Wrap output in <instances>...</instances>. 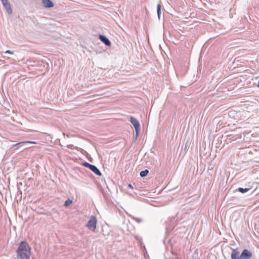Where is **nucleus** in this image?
Masks as SVG:
<instances>
[{
  "label": "nucleus",
  "mask_w": 259,
  "mask_h": 259,
  "mask_svg": "<svg viewBox=\"0 0 259 259\" xmlns=\"http://www.w3.org/2000/svg\"><path fill=\"white\" fill-rule=\"evenodd\" d=\"M72 203V201L70 200V199H68L66 200L65 202L64 205L66 207L68 206L70 204H71Z\"/></svg>",
  "instance_id": "obj_13"
},
{
  "label": "nucleus",
  "mask_w": 259,
  "mask_h": 259,
  "mask_svg": "<svg viewBox=\"0 0 259 259\" xmlns=\"http://www.w3.org/2000/svg\"><path fill=\"white\" fill-rule=\"evenodd\" d=\"M5 53H8V54H13V52L10 50H7L6 52H5Z\"/></svg>",
  "instance_id": "obj_15"
},
{
  "label": "nucleus",
  "mask_w": 259,
  "mask_h": 259,
  "mask_svg": "<svg viewBox=\"0 0 259 259\" xmlns=\"http://www.w3.org/2000/svg\"><path fill=\"white\" fill-rule=\"evenodd\" d=\"M99 38L100 40L107 46L110 47L111 45L110 40L106 36L99 34Z\"/></svg>",
  "instance_id": "obj_7"
},
{
  "label": "nucleus",
  "mask_w": 259,
  "mask_h": 259,
  "mask_svg": "<svg viewBox=\"0 0 259 259\" xmlns=\"http://www.w3.org/2000/svg\"><path fill=\"white\" fill-rule=\"evenodd\" d=\"M128 187L132 189H134V187H133V186L132 185V184H129L128 185Z\"/></svg>",
  "instance_id": "obj_16"
},
{
  "label": "nucleus",
  "mask_w": 259,
  "mask_h": 259,
  "mask_svg": "<svg viewBox=\"0 0 259 259\" xmlns=\"http://www.w3.org/2000/svg\"><path fill=\"white\" fill-rule=\"evenodd\" d=\"M43 6L46 8H51L54 6V4L51 0H42Z\"/></svg>",
  "instance_id": "obj_9"
},
{
  "label": "nucleus",
  "mask_w": 259,
  "mask_h": 259,
  "mask_svg": "<svg viewBox=\"0 0 259 259\" xmlns=\"http://www.w3.org/2000/svg\"><path fill=\"white\" fill-rule=\"evenodd\" d=\"M97 219L95 216L92 215L90 217L86 226L91 230L95 231L96 229Z\"/></svg>",
  "instance_id": "obj_5"
},
{
  "label": "nucleus",
  "mask_w": 259,
  "mask_h": 259,
  "mask_svg": "<svg viewBox=\"0 0 259 259\" xmlns=\"http://www.w3.org/2000/svg\"><path fill=\"white\" fill-rule=\"evenodd\" d=\"M231 259H250L253 255L252 252L247 249H244L241 253L238 248L235 249L231 248Z\"/></svg>",
  "instance_id": "obj_2"
},
{
  "label": "nucleus",
  "mask_w": 259,
  "mask_h": 259,
  "mask_svg": "<svg viewBox=\"0 0 259 259\" xmlns=\"http://www.w3.org/2000/svg\"><path fill=\"white\" fill-rule=\"evenodd\" d=\"M130 217L132 218V219L134 220L138 223H140L143 221L142 219L136 218L133 215H130Z\"/></svg>",
  "instance_id": "obj_12"
},
{
  "label": "nucleus",
  "mask_w": 259,
  "mask_h": 259,
  "mask_svg": "<svg viewBox=\"0 0 259 259\" xmlns=\"http://www.w3.org/2000/svg\"><path fill=\"white\" fill-rule=\"evenodd\" d=\"M30 143V142H20V143H18L17 144H16L15 145V146L16 145H21V144H24V143ZM31 143H34V142H31Z\"/></svg>",
  "instance_id": "obj_14"
},
{
  "label": "nucleus",
  "mask_w": 259,
  "mask_h": 259,
  "mask_svg": "<svg viewBox=\"0 0 259 259\" xmlns=\"http://www.w3.org/2000/svg\"><path fill=\"white\" fill-rule=\"evenodd\" d=\"M148 173H149V170L148 169H145V170H142L140 172V176L141 177H145L148 175Z\"/></svg>",
  "instance_id": "obj_11"
},
{
  "label": "nucleus",
  "mask_w": 259,
  "mask_h": 259,
  "mask_svg": "<svg viewBox=\"0 0 259 259\" xmlns=\"http://www.w3.org/2000/svg\"><path fill=\"white\" fill-rule=\"evenodd\" d=\"M31 248L28 243L25 241H21L16 250L17 259H29Z\"/></svg>",
  "instance_id": "obj_1"
},
{
  "label": "nucleus",
  "mask_w": 259,
  "mask_h": 259,
  "mask_svg": "<svg viewBox=\"0 0 259 259\" xmlns=\"http://www.w3.org/2000/svg\"><path fill=\"white\" fill-rule=\"evenodd\" d=\"M257 87L259 88V80H258V83H257Z\"/></svg>",
  "instance_id": "obj_17"
},
{
  "label": "nucleus",
  "mask_w": 259,
  "mask_h": 259,
  "mask_svg": "<svg viewBox=\"0 0 259 259\" xmlns=\"http://www.w3.org/2000/svg\"><path fill=\"white\" fill-rule=\"evenodd\" d=\"M4 7L7 11V13L9 14H12V10L11 9V5L10 3L8 2V0H1Z\"/></svg>",
  "instance_id": "obj_6"
},
{
  "label": "nucleus",
  "mask_w": 259,
  "mask_h": 259,
  "mask_svg": "<svg viewBox=\"0 0 259 259\" xmlns=\"http://www.w3.org/2000/svg\"><path fill=\"white\" fill-rule=\"evenodd\" d=\"M130 121L133 125L136 131V140L137 139L140 131V124L139 121L133 116L130 117Z\"/></svg>",
  "instance_id": "obj_4"
},
{
  "label": "nucleus",
  "mask_w": 259,
  "mask_h": 259,
  "mask_svg": "<svg viewBox=\"0 0 259 259\" xmlns=\"http://www.w3.org/2000/svg\"><path fill=\"white\" fill-rule=\"evenodd\" d=\"M252 188V186L248 185L247 186L244 188L239 187L236 189L235 192H239L241 193H245L249 191L250 190H251Z\"/></svg>",
  "instance_id": "obj_8"
},
{
  "label": "nucleus",
  "mask_w": 259,
  "mask_h": 259,
  "mask_svg": "<svg viewBox=\"0 0 259 259\" xmlns=\"http://www.w3.org/2000/svg\"><path fill=\"white\" fill-rule=\"evenodd\" d=\"M157 13L159 19H160L161 14V6L160 4H158L157 6Z\"/></svg>",
  "instance_id": "obj_10"
},
{
  "label": "nucleus",
  "mask_w": 259,
  "mask_h": 259,
  "mask_svg": "<svg viewBox=\"0 0 259 259\" xmlns=\"http://www.w3.org/2000/svg\"><path fill=\"white\" fill-rule=\"evenodd\" d=\"M82 165L85 167L89 168L92 171L95 173L96 175L98 176H101L102 173L99 168L94 165L91 164L87 162H84L82 163Z\"/></svg>",
  "instance_id": "obj_3"
}]
</instances>
